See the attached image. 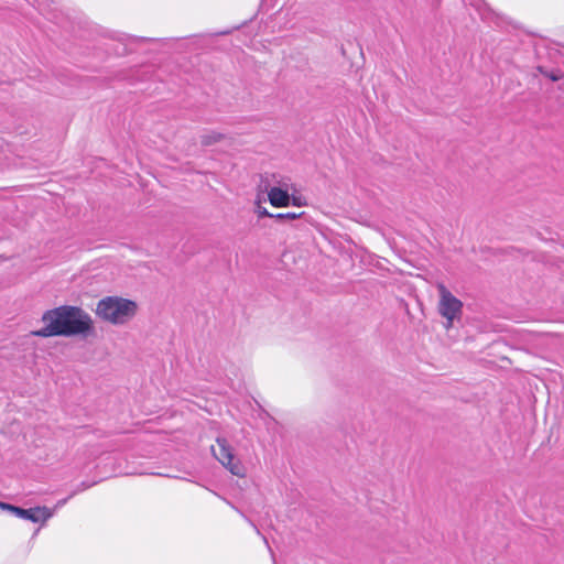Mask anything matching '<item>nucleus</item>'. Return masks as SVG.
Wrapping results in <instances>:
<instances>
[{"mask_svg": "<svg viewBox=\"0 0 564 564\" xmlns=\"http://www.w3.org/2000/svg\"><path fill=\"white\" fill-rule=\"evenodd\" d=\"M44 326L41 329L31 332L35 337L55 336H88L94 332L91 316L82 307L75 305H61L47 310L42 315Z\"/></svg>", "mask_w": 564, "mask_h": 564, "instance_id": "nucleus-1", "label": "nucleus"}, {"mask_svg": "<svg viewBox=\"0 0 564 564\" xmlns=\"http://www.w3.org/2000/svg\"><path fill=\"white\" fill-rule=\"evenodd\" d=\"M137 303L119 297L107 296L101 299L96 306V315L110 324H124L137 314Z\"/></svg>", "mask_w": 564, "mask_h": 564, "instance_id": "nucleus-2", "label": "nucleus"}, {"mask_svg": "<svg viewBox=\"0 0 564 564\" xmlns=\"http://www.w3.org/2000/svg\"><path fill=\"white\" fill-rule=\"evenodd\" d=\"M440 294L438 312L446 319L445 327L453 326L455 319H459L463 313V303L454 296L443 283H437Z\"/></svg>", "mask_w": 564, "mask_h": 564, "instance_id": "nucleus-3", "label": "nucleus"}, {"mask_svg": "<svg viewBox=\"0 0 564 564\" xmlns=\"http://www.w3.org/2000/svg\"><path fill=\"white\" fill-rule=\"evenodd\" d=\"M212 452L215 458L232 475L240 478L246 477V469L243 465L240 460H235L232 449L225 438H217L216 447L212 446Z\"/></svg>", "mask_w": 564, "mask_h": 564, "instance_id": "nucleus-4", "label": "nucleus"}, {"mask_svg": "<svg viewBox=\"0 0 564 564\" xmlns=\"http://www.w3.org/2000/svg\"><path fill=\"white\" fill-rule=\"evenodd\" d=\"M0 508L15 513L18 517L30 520L32 522H45L52 517V512L46 507H35L22 509L6 502H0Z\"/></svg>", "mask_w": 564, "mask_h": 564, "instance_id": "nucleus-5", "label": "nucleus"}, {"mask_svg": "<svg viewBox=\"0 0 564 564\" xmlns=\"http://www.w3.org/2000/svg\"><path fill=\"white\" fill-rule=\"evenodd\" d=\"M268 198L273 207H288L291 200L288 191L280 187H272L268 192Z\"/></svg>", "mask_w": 564, "mask_h": 564, "instance_id": "nucleus-6", "label": "nucleus"}, {"mask_svg": "<svg viewBox=\"0 0 564 564\" xmlns=\"http://www.w3.org/2000/svg\"><path fill=\"white\" fill-rule=\"evenodd\" d=\"M304 213H280V214H276L274 217L279 220H284V219H288V220H294L299 217H301Z\"/></svg>", "mask_w": 564, "mask_h": 564, "instance_id": "nucleus-7", "label": "nucleus"}, {"mask_svg": "<svg viewBox=\"0 0 564 564\" xmlns=\"http://www.w3.org/2000/svg\"><path fill=\"white\" fill-rule=\"evenodd\" d=\"M545 76H547L553 82H557L563 77L562 74H555V73L545 74Z\"/></svg>", "mask_w": 564, "mask_h": 564, "instance_id": "nucleus-8", "label": "nucleus"}, {"mask_svg": "<svg viewBox=\"0 0 564 564\" xmlns=\"http://www.w3.org/2000/svg\"><path fill=\"white\" fill-rule=\"evenodd\" d=\"M292 204H293L294 206H302V205H303V203H302L301 198H296V197H293V199H292Z\"/></svg>", "mask_w": 564, "mask_h": 564, "instance_id": "nucleus-9", "label": "nucleus"}, {"mask_svg": "<svg viewBox=\"0 0 564 564\" xmlns=\"http://www.w3.org/2000/svg\"><path fill=\"white\" fill-rule=\"evenodd\" d=\"M262 215L272 217L273 215L269 214L267 210L262 212Z\"/></svg>", "mask_w": 564, "mask_h": 564, "instance_id": "nucleus-10", "label": "nucleus"}]
</instances>
